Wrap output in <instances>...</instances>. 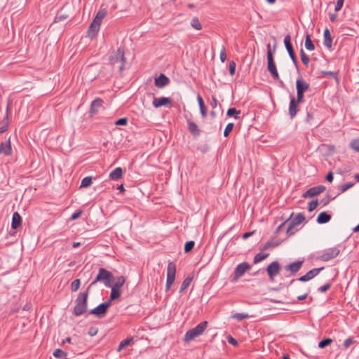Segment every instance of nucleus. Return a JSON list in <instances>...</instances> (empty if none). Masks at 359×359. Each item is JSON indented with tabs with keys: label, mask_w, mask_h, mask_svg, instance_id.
I'll list each match as a JSON object with an SVG mask.
<instances>
[{
	"label": "nucleus",
	"mask_w": 359,
	"mask_h": 359,
	"mask_svg": "<svg viewBox=\"0 0 359 359\" xmlns=\"http://www.w3.org/2000/svg\"><path fill=\"white\" fill-rule=\"evenodd\" d=\"M344 2V0H337V4L334 7V11L336 12H338L341 9Z\"/></svg>",
	"instance_id": "obj_58"
},
{
	"label": "nucleus",
	"mask_w": 359,
	"mask_h": 359,
	"mask_svg": "<svg viewBox=\"0 0 359 359\" xmlns=\"http://www.w3.org/2000/svg\"><path fill=\"white\" fill-rule=\"evenodd\" d=\"M81 214H82L81 210H78V211L74 212L71 216V219L72 220L76 219L77 218H79L81 216Z\"/></svg>",
	"instance_id": "obj_64"
},
{
	"label": "nucleus",
	"mask_w": 359,
	"mask_h": 359,
	"mask_svg": "<svg viewBox=\"0 0 359 359\" xmlns=\"http://www.w3.org/2000/svg\"><path fill=\"white\" fill-rule=\"evenodd\" d=\"M93 183V177H84L81 182L80 187L81 188H87L90 187Z\"/></svg>",
	"instance_id": "obj_37"
},
{
	"label": "nucleus",
	"mask_w": 359,
	"mask_h": 359,
	"mask_svg": "<svg viewBox=\"0 0 359 359\" xmlns=\"http://www.w3.org/2000/svg\"><path fill=\"white\" fill-rule=\"evenodd\" d=\"M293 212L290 215V217L287 219H289L287 229H286V234L287 236H290L294 233V231H292V229L297 225L300 224L302 222H303L306 217L304 215L302 212L298 213L294 218H292Z\"/></svg>",
	"instance_id": "obj_6"
},
{
	"label": "nucleus",
	"mask_w": 359,
	"mask_h": 359,
	"mask_svg": "<svg viewBox=\"0 0 359 359\" xmlns=\"http://www.w3.org/2000/svg\"><path fill=\"white\" fill-rule=\"evenodd\" d=\"M356 343V341L353 337H351L346 339L343 344L344 348L345 349L348 348L351 344Z\"/></svg>",
	"instance_id": "obj_49"
},
{
	"label": "nucleus",
	"mask_w": 359,
	"mask_h": 359,
	"mask_svg": "<svg viewBox=\"0 0 359 359\" xmlns=\"http://www.w3.org/2000/svg\"><path fill=\"white\" fill-rule=\"evenodd\" d=\"M295 99L297 102L303 103L304 102V93L297 90V98Z\"/></svg>",
	"instance_id": "obj_56"
},
{
	"label": "nucleus",
	"mask_w": 359,
	"mask_h": 359,
	"mask_svg": "<svg viewBox=\"0 0 359 359\" xmlns=\"http://www.w3.org/2000/svg\"><path fill=\"white\" fill-rule=\"evenodd\" d=\"M336 197L337 196L331 198L330 194H326L325 196L320 201V203H322L323 206H326L330 203L331 200H334Z\"/></svg>",
	"instance_id": "obj_51"
},
{
	"label": "nucleus",
	"mask_w": 359,
	"mask_h": 359,
	"mask_svg": "<svg viewBox=\"0 0 359 359\" xmlns=\"http://www.w3.org/2000/svg\"><path fill=\"white\" fill-rule=\"evenodd\" d=\"M208 327V322L207 321H203L200 323L197 326L189 330L184 337V341L185 342H189L195 339L196 337L201 335L203 332L205 330V329Z\"/></svg>",
	"instance_id": "obj_4"
},
{
	"label": "nucleus",
	"mask_w": 359,
	"mask_h": 359,
	"mask_svg": "<svg viewBox=\"0 0 359 359\" xmlns=\"http://www.w3.org/2000/svg\"><path fill=\"white\" fill-rule=\"evenodd\" d=\"M187 124L188 130L192 135L194 137H198L201 135V130L196 123L190 119H187Z\"/></svg>",
	"instance_id": "obj_21"
},
{
	"label": "nucleus",
	"mask_w": 359,
	"mask_h": 359,
	"mask_svg": "<svg viewBox=\"0 0 359 359\" xmlns=\"http://www.w3.org/2000/svg\"><path fill=\"white\" fill-rule=\"evenodd\" d=\"M318 203H319L318 200H313L311 202H309L308 205L309 212H312L313 210H315L318 205Z\"/></svg>",
	"instance_id": "obj_53"
},
{
	"label": "nucleus",
	"mask_w": 359,
	"mask_h": 359,
	"mask_svg": "<svg viewBox=\"0 0 359 359\" xmlns=\"http://www.w3.org/2000/svg\"><path fill=\"white\" fill-rule=\"evenodd\" d=\"M0 154L4 156H10L12 154V148L10 141V137L5 142H1L0 144Z\"/></svg>",
	"instance_id": "obj_20"
},
{
	"label": "nucleus",
	"mask_w": 359,
	"mask_h": 359,
	"mask_svg": "<svg viewBox=\"0 0 359 359\" xmlns=\"http://www.w3.org/2000/svg\"><path fill=\"white\" fill-rule=\"evenodd\" d=\"M284 240L277 239L276 241L269 240L268 241L262 248L261 250H266L270 248H274L278 246Z\"/></svg>",
	"instance_id": "obj_28"
},
{
	"label": "nucleus",
	"mask_w": 359,
	"mask_h": 359,
	"mask_svg": "<svg viewBox=\"0 0 359 359\" xmlns=\"http://www.w3.org/2000/svg\"><path fill=\"white\" fill-rule=\"evenodd\" d=\"M339 252L340 250L337 247L328 248L326 250H325L318 258L321 261L328 262L332 259H334L336 257H337Z\"/></svg>",
	"instance_id": "obj_10"
},
{
	"label": "nucleus",
	"mask_w": 359,
	"mask_h": 359,
	"mask_svg": "<svg viewBox=\"0 0 359 359\" xmlns=\"http://www.w3.org/2000/svg\"><path fill=\"white\" fill-rule=\"evenodd\" d=\"M128 123V118L126 117L118 118L115 121L116 126H126Z\"/></svg>",
	"instance_id": "obj_57"
},
{
	"label": "nucleus",
	"mask_w": 359,
	"mask_h": 359,
	"mask_svg": "<svg viewBox=\"0 0 359 359\" xmlns=\"http://www.w3.org/2000/svg\"><path fill=\"white\" fill-rule=\"evenodd\" d=\"M300 57H301V60H302V62L304 64V65L307 67L310 62V59H309V57L305 53L304 50L302 48L300 49Z\"/></svg>",
	"instance_id": "obj_40"
},
{
	"label": "nucleus",
	"mask_w": 359,
	"mask_h": 359,
	"mask_svg": "<svg viewBox=\"0 0 359 359\" xmlns=\"http://www.w3.org/2000/svg\"><path fill=\"white\" fill-rule=\"evenodd\" d=\"M290 100L289 115L291 118H293L299 111L298 104L299 103L296 101V99L293 95H290Z\"/></svg>",
	"instance_id": "obj_15"
},
{
	"label": "nucleus",
	"mask_w": 359,
	"mask_h": 359,
	"mask_svg": "<svg viewBox=\"0 0 359 359\" xmlns=\"http://www.w3.org/2000/svg\"><path fill=\"white\" fill-rule=\"evenodd\" d=\"M305 48L308 50H313L315 49V46L313 43V41H311V37H310V35L309 34H307L306 35V39H305Z\"/></svg>",
	"instance_id": "obj_35"
},
{
	"label": "nucleus",
	"mask_w": 359,
	"mask_h": 359,
	"mask_svg": "<svg viewBox=\"0 0 359 359\" xmlns=\"http://www.w3.org/2000/svg\"><path fill=\"white\" fill-rule=\"evenodd\" d=\"M81 285V280L80 279H75L71 283V290L72 292H76L79 290V287Z\"/></svg>",
	"instance_id": "obj_47"
},
{
	"label": "nucleus",
	"mask_w": 359,
	"mask_h": 359,
	"mask_svg": "<svg viewBox=\"0 0 359 359\" xmlns=\"http://www.w3.org/2000/svg\"><path fill=\"white\" fill-rule=\"evenodd\" d=\"M310 88L309 83L306 82L301 76L296 81V89L302 93L306 92Z\"/></svg>",
	"instance_id": "obj_19"
},
{
	"label": "nucleus",
	"mask_w": 359,
	"mask_h": 359,
	"mask_svg": "<svg viewBox=\"0 0 359 359\" xmlns=\"http://www.w3.org/2000/svg\"><path fill=\"white\" fill-rule=\"evenodd\" d=\"M233 126H234V124L233 123H229L226 125V126L224 129V137H226L229 135V134L231 133V132L232 131V130L233 128Z\"/></svg>",
	"instance_id": "obj_52"
},
{
	"label": "nucleus",
	"mask_w": 359,
	"mask_h": 359,
	"mask_svg": "<svg viewBox=\"0 0 359 359\" xmlns=\"http://www.w3.org/2000/svg\"><path fill=\"white\" fill-rule=\"evenodd\" d=\"M285 48H286L291 60H292L294 65L295 66L297 69L299 70V63H298L297 58L295 55L293 46H290L285 47Z\"/></svg>",
	"instance_id": "obj_27"
},
{
	"label": "nucleus",
	"mask_w": 359,
	"mask_h": 359,
	"mask_svg": "<svg viewBox=\"0 0 359 359\" xmlns=\"http://www.w3.org/2000/svg\"><path fill=\"white\" fill-rule=\"evenodd\" d=\"M172 100L170 97H154L153 105L155 108H159L163 106L171 105Z\"/></svg>",
	"instance_id": "obj_14"
},
{
	"label": "nucleus",
	"mask_w": 359,
	"mask_h": 359,
	"mask_svg": "<svg viewBox=\"0 0 359 359\" xmlns=\"http://www.w3.org/2000/svg\"><path fill=\"white\" fill-rule=\"evenodd\" d=\"M123 177V169L121 167L116 168L109 174V178L112 180H118Z\"/></svg>",
	"instance_id": "obj_26"
},
{
	"label": "nucleus",
	"mask_w": 359,
	"mask_h": 359,
	"mask_svg": "<svg viewBox=\"0 0 359 359\" xmlns=\"http://www.w3.org/2000/svg\"><path fill=\"white\" fill-rule=\"evenodd\" d=\"M132 341H133V338H127V339L121 341L118 345L117 351L120 352L122 349L125 348L127 346L130 345Z\"/></svg>",
	"instance_id": "obj_38"
},
{
	"label": "nucleus",
	"mask_w": 359,
	"mask_h": 359,
	"mask_svg": "<svg viewBox=\"0 0 359 359\" xmlns=\"http://www.w3.org/2000/svg\"><path fill=\"white\" fill-rule=\"evenodd\" d=\"M22 217L18 212L13 214L11 227L13 229H18L22 226Z\"/></svg>",
	"instance_id": "obj_22"
},
{
	"label": "nucleus",
	"mask_w": 359,
	"mask_h": 359,
	"mask_svg": "<svg viewBox=\"0 0 359 359\" xmlns=\"http://www.w3.org/2000/svg\"><path fill=\"white\" fill-rule=\"evenodd\" d=\"M332 342V339L331 338H325V339L321 340L318 343V347L320 348H325L326 346H327L330 344H331Z\"/></svg>",
	"instance_id": "obj_45"
},
{
	"label": "nucleus",
	"mask_w": 359,
	"mask_h": 359,
	"mask_svg": "<svg viewBox=\"0 0 359 359\" xmlns=\"http://www.w3.org/2000/svg\"><path fill=\"white\" fill-rule=\"evenodd\" d=\"M90 290L86 289V292H80L75 300V306L74 307L73 313L76 316H79L87 311L88 298Z\"/></svg>",
	"instance_id": "obj_2"
},
{
	"label": "nucleus",
	"mask_w": 359,
	"mask_h": 359,
	"mask_svg": "<svg viewBox=\"0 0 359 359\" xmlns=\"http://www.w3.org/2000/svg\"><path fill=\"white\" fill-rule=\"evenodd\" d=\"M111 306L110 301L104 302L89 311V314L95 315L98 318H103Z\"/></svg>",
	"instance_id": "obj_8"
},
{
	"label": "nucleus",
	"mask_w": 359,
	"mask_h": 359,
	"mask_svg": "<svg viewBox=\"0 0 359 359\" xmlns=\"http://www.w3.org/2000/svg\"><path fill=\"white\" fill-rule=\"evenodd\" d=\"M219 57L222 62H224L226 60V50L224 46L220 52Z\"/></svg>",
	"instance_id": "obj_60"
},
{
	"label": "nucleus",
	"mask_w": 359,
	"mask_h": 359,
	"mask_svg": "<svg viewBox=\"0 0 359 359\" xmlns=\"http://www.w3.org/2000/svg\"><path fill=\"white\" fill-rule=\"evenodd\" d=\"M125 282L126 278L124 276H118L117 277L116 281L112 287L116 289H121V287L124 285Z\"/></svg>",
	"instance_id": "obj_39"
},
{
	"label": "nucleus",
	"mask_w": 359,
	"mask_h": 359,
	"mask_svg": "<svg viewBox=\"0 0 359 359\" xmlns=\"http://www.w3.org/2000/svg\"><path fill=\"white\" fill-rule=\"evenodd\" d=\"M69 18V15L67 13H62V11H59L55 18V22H61L64 21L65 20Z\"/></svg>",
	"instance_id": "obj_44"
},
{
	"label": "nucleus",
	"mask_w": 359,
	"mask_h": 359,
	"mask_svg": "<svg viewBox=\"0 0 359 359\" xmlns=\"http://www.w3.org/2000/svg\"><path fill=\"white\" fill-rule=\"evenodd\" d=\"M109 64L114 67L116 65H118V71L121 73L123 71L126 63L124 48L119 47L116 51H113L109 55Z\"/></svg>",
	"instance_id": "obj_3"
},
{
	"label": "nucleus",
	"mask_w": 359,
	"mask_h": 359,
	"mask_svg": "<svg viewBox=\"0 0 359 359\" xmlns=\"http://www.w3.org/2000/svg\"><path fill=\"white\" fill-rule=\"evenodd\" d=\"M107 11L106 8H100L97 13L95 18L93 19L94 22L101 24L102 20L107 15Z\"/></svg>",
	"instance_id": "obj_29"
},
{
	"label": "nucleus",
	"mask_w": 359,
	"mask_h": 359,
	"mask_svg": "<svg viewBox=\"0 0 359 359\" xmlns=\"http://www.w3.org/2000/svg\"><path fill=\"white\" fill-rule=\"evenodd\" d=\"M323 36H324V39H323L324 45L328 49L331 50L332 48V38L330 32L327 28H326L324 30Z\"/></svg>",
	"instance_id": "obj_23"
},
{
	"label": "nucleus",
	"mask_w": 359,
	"mask_h": 359,
	"mask_svg": "<svg viewBox=\"0 0 359 359\" xmlns=\"http://www.w3.org/2000/svg\"><path fill=\"white\" fill-rule=\"evenodd\" d=\"M98 332V329L95 327H90L88 330V334L91 337H93L97 334Z\"/></svg>",
	"instance_id": "obj_62"
},
{
	"label": "nucleus",
	"mask_w": 359,
	"mask_h": 359,
	"mask_svg": "<svg viewBox=\"0 0 359 359\" xmlns=\"http://www.w3.org/2000/svg\"><path fill=\"white\" fill-rule=\"evenodd\" d=\"M199 108H200V112H201V116H203V118H205L208 114V109H207L205 104L203 106L202 105Z\"/></svg>",
	"instance_id": "obj_61"
},
{
	"label": "nucleus",
	"mask_w": 359,
	"mask_h": 359,
	"mask_svg": "<svg viewBox=\"0 0 359 359\" xmlns=\"http://www.w3.org/2000/svg\"><path fill=\"white\" fill-rule=\"evenodd\" d=\"M266 270L270 280H273L274 278L280 273L281 267L278 262L274 261L268 265Z\"/></svg>",
	"instance_id": "obj_11"
},
{
	"label": "nucleus",
	"mask_w": 359,
	"mask_h": 359,
	"mask_svg": "<svg viewBox=\"0 0 359 359\" xmlns=\"http://www.w3.org/2000/svg\"><path fill=\"white\" fill-rule=\"evenodd\" d=\"M304 264V261H296L290 263L285 266V270L289 271L292 274H294L298 272L302 268Z\"/></svg>",
	"instance_id": "obj_17"
},
{
	"label": "nucleus",
	"mask_w": 359,
	"mask_h": 359,
	"mask_svg": "<svg viewBox=\"0 0 359 359\" xmlns=\"http://www.w3.org/2000/svg\"><path fill=\"white\" fill-rule=\"evenodd\" d=\"M350 147L359 152V138L354 139L350 142Z\"/></svg>",
	"instance_id": "obj_48"
},
{
	"label": "nucleus",
	"mask_w": 359,
	"mask_h": 359,
	"mask_svg": "<svg viewBox=\"0 0 359 359\" xmlns=\"http://www.w3.org/2000/svg\"><path fill=\"white\" fill-rule=\"evenodd\" d=\"M331 215L327 212H321L317 217L316 222L318 224H325L330 221Z\"/></svg>",
	"instance_id": "obj_25"
},
{
	"label": "nucleus",
	"mask_w": 359,
	"mask_h": 359,
	"mask_svg": "<svg viewBox=\"0 0 359 359\" xmlns=\"http://www.w3.org/2000/svg\"><path fill=\"white\" fill-rule=\"evenodd\" d=\"M193 280V276H187L182 282V285H181V287H180V292H182L184 290H185L190 285V283H191Z\"/></svg>",
	"instance_id": "obj_32"
},
{
	"label": "nucleus",
	"mask_w": 359,
	"mask_h": 359,
	"mask_svg": "<svg viewBox=\"0 0 359 359\" xmlns=\"http://www.w3.org/2000/svg\"><path fill=\"white\" fill-rule=\"evenodd\" d=\"M314 116H315L314 112L312 111L311 109H310V110L307 109L306 122L309 124H312L313 121L314 120Z\"/></svg>",
	"instance_id": "obj_46"
},
{
	"label": "nucleus",
	"mask_w": 359,
	"mask_h": 359,
	"mask_svg": "<svg viewBox=\"0 0 359 359\" xmlns=\"http://www.w3.org/2000/svg\"><path fill=\"white\" fill-rule=\"evenodd\" d=\"M176 264L173 262H169L167 267V280L165 284V290L170 289L175 280Z\"/></svg>",
	"instance_id": "obj_7"
},
{
	"label": "nucleus",
	"mask_w": 359,
	"mask_h": 359,
	"mask_svg": "<svg viewBox=\"0 0 359 359\" xmlns=\"http://www.w3.org/2000/svg\"><path fill=\"white\" fill-rule=\"evenodd\" d=\"M236 64L234 61H230L229 64V70L231 76H233L236 72Z\"/></svg>",
	"instance_id": "obj_54"
},
{
	"label": "nucleus",
	"mask_w": 359,
	"mask_h": 359,
	"mask_svg": "<svg viewBox=\"0 0 359 359\" xmlns=\"http://www.w3.org/2000/svg\"><path fill=\"white\" fill-rule=\"evenodd\" d=\"M251 268L250 265L247 262H243L239 264L235 269L234 271V279H237L245 273L246 271Z\"/></svg>",
	"instance_id": "obj_13"
},
{
	"label": "nucleus",
	"mask_w": 359,
	"mask_h": 359,
	"mask_svg": "<svg viewBox=\"0 0 359 359\" xmlns=\"http://www.w3.org/2000/svg\"><path fill=\"white\" fill-rule=\"evenodd\" d=\"M114 280V278L111 272L104 268H100L97 275L87 288L88 290H90L91 287L98 282H102L105 286L110 287Z\"/></svg>",
	"instance_id": "obj_1"
},
{
	"label": "nucleus",
	"mask_w": 359,
	"mask_h": 359,
	"mask_svg": "<svg viewBox=\"0 0 359 359\" xmlns=\"http://www.w3.org/2000/svg\"><path fill=\"white\" fill-rule=\"evenodd\" d=\"M284 43H285V47H287V46H292V43H291V37H290V34H287L285 36L284 38Z\"/></svg>",
	"instance_id": "obj_63"
},
{
	"label": "nucleus",
	"mask_w": 359,
	"mask_h": 359,
	"mask_svg": "<svg viewBox=\"0 0 359 359\" xmlns=\"http://www.w3.org/2000/svg\"><path fill=\"white\" fill-rule=\"evenodd\" d=\"M320 74L324 77L333 78L337 81V82H339L338 72L321 71Z\"/></svg>",
	"instance_id": "obj_31"
},
{
	"label": "nucleus",
	"mask_w": 359,
	"mask_h": 359,
	"mask_svg": "<svg viewBox=\"0 0 359 359\" xmlns=\"http://www.w3.org/2000/svg\"><path fill=\"white\" fill-rule=\"evenodd\" d=\"M170 83V79L163 74H161L158 77L155 79L154 83L158 88H164Z\"/></svg>",
	"instance_id": "obj_18"
},
{
	"label": "nucleus",
	"mask_w": 359,
	"mask_h": 359,
	"mask_svg": "<svg viewBox=\"0 0 359 359\" xmlns=\"http://www.w3.org/2000/svg\"><path fill=\"white\" fill-rule=\"evenodd\" d=\"M241 113V110H238L234 107L229 108L227 110L226 116L229 117H234L236 119L239 118L238 115H239Z\"/></svg>",
	"instance_id": "obj_34"
},
{
	"label": "nucleus",
	"mask_w": 359,
	"mask_h": 359,
	"mask_svg": "<svg viewBox=\"0 0 359 359\" xmlns=\"http://www.w3.org/2000/svg\"><path fill=\"white\" fill-rule=\"evenodd\" d=\"M325 187L323 185H318L316 187L309 189L305 193L303 194L302 197L304 198L314 197L325 190Z\"/></svg>",
	"instance_id": "obj_12"
},
{
	"label": "nucleus",
	"mask_w": 359,
	"mask_h": 359,
	"mask_svg": "<svg viewBox=\"0 0 359 359\" xmlns=\"http://www.w3.org/2000/svg\"><path fill=\"white\" fill-rule=\"evenodd\" d=\"M53 356L57 358L67 359V353L62 349L57 348L53 353Z\"/></svg>",
	"instance_id": "obj_36"
},
{
	"label": "nucleus",
	"mask_w": 359,
	"mask_h": 359,
	"mask_svg": "<svg viewBox=\"0 0 359 359\" xmlns=\"http://www.w3.org/2000/svg\"><path fill=\"white\" fill-rule=\"evenodd\" d=\"M324 269V267H320V268H314L309 271H308L305 275L299 277L297 279L298 281L301 282H306L309 281L313 278H315L321 271ZM296 280L293 279L291 280L290 282V285L292 284L294 282H295Z\"/></svg>",
	"instance_id": "obj_9"
},
{
	"label": "nucleus",
	"mask_w": 359,
	"mask_h": 359,
	"mask_svg": "<svg viewBox=\"0 0 359 359\" xmlns=\"http://www.w3.org/2000/svg\"><path fill=\"white\" fill-rule=\"evenodd\" d=\"M227 341H228L230 344H231V345H233V346H238V343L237 340H236V339H234V338H233L232 336H231V335H229V336L227 337Z\"/></svg>",
	"instance_id": "obj_59"
},
{
	"label": "nucleus",
	"mask_w": 359,
	"mask_h": 359,
	"mask_svg": "<svg viewBox=\"0 0 359 359\" xmlns=\"http://www.w3.org/2000/svg\"><path fill=\"white\" fill-rule=\"evenodd\" d=\"M269 256V253H262V252L257 253L254 257L253 263L257 264V263L264 260L265 259H266Z\"/></svg>",
	"instance_id": "obj_33"
},
{
	"label": "nucleus",
	"mask_w": 359,
	"mask_h": 359,
	"mask_svg": "<svg viewBox=\"0 0 359 359\" xmlns=\"http://www.w3.org/2000/svg\"><path fill=\"white\" fill-rule=\"evenodd\" d=\"M100 24L95 23L94 21L90 23L88 30V35L90 38H93L97 36L98 31L100 29Z\"/></svg>",
	"instance_id": "obj_24"
},
{
	"label": "nucleus",
	"mask_w": 359,
	"mask_h": 359,
	"mask_svg": "<svg viewBox=\"0 0 359 359\" xmlns=\"http://www.w3.org/2000/svg\"><path fill=\"white\" fill-rule=\"evenodd\" d=\"M332 286V284L331 283H325V285L320 286L318 289V291L319 292H321V293H324V292H326L328 290L330 289Z\"/></svg>",
	"instance_id": "obj_55"
},
{
	"label": "nucleus",
	"mask_w": 359,
	"mask_h": 359,
	"mask_svg": "<svg viewBox=\"0 0 359 359\" xmlns=\"http://www.w3.org/2000/svg\"><path fill=\"white\" fill-rule=\"evenodd\" d=\"M353 185H354L353 182H347V183L340 186L339 188L340 189V193L341 194V193L345 192L346 190H348V189L353 187Z\"/></svg>",
	"instance_id": "obj_50"
},
{
	"label": "nucleus",
	"mask_w": 359,
	"mask_h": 359,
	"mask_svg": "<svg viewBox=\"0 0 359 359\" xmlns=\"http://www.w3.org/2000/svg\"><path fill=\"white\" fill-rule=\"evenodd\" d=\"M121 294V289H116L114 287H111V294L109 297L110 304H111V302L120 298Z\"/></svg>",
	"instance_id": "obj_30"
},
{
	"label": "nucleus",
	"mask_w": 359,
	"mask_h": 359,
	"mask_svg": "<svg viewBox=\"0 0 359 359\" xmlns=\"http://www.w3.org/2000/svg\"><path fill=\"white\" fill-rule=\"evenodd\" d=\"M191 25L194 29L196 30H201L202 29L201 22L197 17H195L191 20Z\"/></svg>",
	"instance_id": "obj_42"
},
{
	"label": "nucleus",
	"mask_w": 359,
	"mask_h": 359,
	"mask_svg": "<svg viewBox=\"0 0 359 359\" xmlns=\"http://www.w3.org/2000/svg\"><path fill=\"white\" fill-rule=\"evenodd\" d=\"M194 246H195L194 241H189L186 242L184 244V252L185 253L190 252L194 249Z\"/></svg>",
	"instance_id": "obj_43"
},
{
	"label": "nucleus",
	"mask_w": 359,
	"mask_h": 359,
	"mask_svg": "<svg viewBox=\"0 0 359 359\" xmlns=\"http://www.w3.org/2000/svg\"><path fill=\"white\" fill-rule=\"evenodd\" d=\"M103 100L100 98H95L90 104L89 113L91 116L96 114L98 112L99 109L102 106Z\"/></svg>",
	"instance_id": "obj_16"
},
{
	"label": "nucleus",
	"mask_w": 359,
	"mask_h": 359,
	"mask_svg": "<svg viewBox=\"0 0 359 359\" xmlns=\"http://www.w3.org/2000/svg\"><path fill=\"white\" fill-rule=\"evenodd\" d=\"M267 70L270 72L273 79H279V74L273 58V53L271 50L270 43L267 44Z\"/></svg>",
	"instance_id": "obj_5"
},
{
	"label": "nucleus",
	"mask_w": 359,
	"mask_h": 359,
	"mask_svg": "<svg viewBox=\"0 0 359 359\" xmlns=\"http://www.w3.org/2000/svg\"><path fill=\"white\" fill-rule=\"evenodd\" d=\"M231 318L233 319H236L238 321H241L244 319H248L250 318V316L248 314H245L243 313H236L232 315Z\"/></svg>",
	"instance_id": "obj_41"
}]
</instances>
